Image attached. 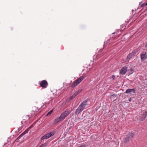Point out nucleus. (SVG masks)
Listing matches in <instances>:
<instances>
[{
  "instance_id": "1",
  "label": "nucleus",
  "mask_w": 147,
  "mask_h": 147,
  "mask_svg": "<svg viewBox=\"0 0 147 147\" xmlns=\"http://www.w3.org/2000/svg\"><path fill=\"white\" fill-rule=\"evenodd\" d=\"M84 76H82L73 82L72 87L73 88L77 86L84 78Z\"/></svg>"
},
{
  "instance_id": "2",
  "label": "nucleus",
  "mask_w": 147,
  "mask_h": 147,
  "mask_svg": "<svg viewBox=\"0 0 147 147\" xmlns=\"http://www.w3.org/2000/svg\"><path fill=\"white\" fill-rule=\"evenodd\" d=\"M55 132L54 131H53L48 133L42 136L41 138V140H43L49 138L53 136L55 134Z\"/></svg>"
},
{
  "instance_id": "3",
  "label": "nucleus",
  "mask_w": 147,
  "mask_h": 147,
  "mask_svg": "<svg viewBox=\"0 0 147 147\" xmlns=\"http://www.w3.org/2000/svg\"><path fill=\"white\" fill-rule=\"evenodd\" d=\"M88 101V100H84L79 105V107L83 110L85 108L86 106L88 105L87 102Z\"/></svg>"
},
{
  "instance_id": "4",
  "label": "nucleus",
  "mask_w": 147,
  "mask_h": 147,
  "mask_svg": "<svg viewBox=\"0 0 147 147\" xmlns=\"http://www.w3.org/2000/svg\"><path fill=\"white\" fill-rule=\"evenodd\" d=\"M101 57V52L99 51L98 53H97L96 55L94 56L93 59H95L96 60H98L100 61L101 60L100 57Z\"/></svg>"
},
{
  "instance_id": "5",
  "label": "nucleus",
  "mask_w": 147,
  "mask_h": 147,
  "mask_svg": "<svg viewBox=\"0 0 147 147\" xmlns=\"http://www.w3.org/2000/svg\"><path fill=\"white\" fill-rule=\"evenodd\" d=\"M40 85L41 87L46 88L47 86L48 83L46 80H43L40 82Z\"/></svg>"
},
{
  "instance_id": "6",
  "label": "nucleus",
  "mask_w": 147,
  "mask_h": 147,
  "mask_svg": "<svg viewBox=\"0 0 147 147\" xmlns=\"http://www.w3.org/2000/svg\"><path fill=\"white\" fill-rule=\"evenodd\" d=\"M127 67L126 66L123 67L119 71L120 74L122 75H125L127 72Z\"/></svg>"
},
{
  "instance_id": "7",
  "label": "nucleus",
  "mask_w": 147,
  "mask_h": 147,
  "mask_svg": "<svg viewBox=\"0 0 147 147\" xmlns=\"http://www.w3.org/2000/svg\"><path fill=\"white\" fill-rule=\"evenodd\" d=\"M135 89H127L125 91V93L126 94H133L135 93Z\"/></svg>"
},
{
  "instance_id": "8",
  "label": "nucleus",
  "mask_w": 147,
  "mask_h": 147,
  "mask_svg": "<svg viewBox=\"0 0 147 147\" xmlns=\"http://www.w3.org/2000/svg\"><path fill=\"white\" fill-rule=\"evenodd\" d=\"M141 58L142 60H146L147 58V55L146 53L141 54L140 55Z\"/></svg>"
},
{
  "instance_id": "9",
  "label": "nucleus",
  "mask_w": 147,
  "mask_h": 147,
  "mask_svg": "<svg viewBox=\"0 0 147 147\" xmlns=\"http://www.w3.org/2000/svg\"><path fill=\"white\" fill-rule=\"evenodd\" d=\"M79 93L78 92H76L74 93V94L70 97L69 100H71L73 99L79 94Z\"/></svg>"
},
{
  "instance_id": "10",
  "label": "nucleus",
  "mask_w": 147,
  "mask_h": 147,
  "mask_svg": "<svg viewBox=\"0 0 147 147\" xmlns=\"http://www.w3.org/2000/svg\"><path fill=\"white\" fill-rule=\"evenodd\" d=\"M83 110L82 109L78 107V108L76 109L75 113L76 115H78Z\"/></svg>"
},
{
  "instance_id": "11",
  "label": "nucleus",
  "mask_w": 147,
  "mask_h": 147,
  "mask_svg": "<svg viewBox=\"0 0 147 147\" xmlns=\"http://www.w3.org/2000/svg\"><path fill=\"white\" fill-rule=\"evenodd\" d=\"M146 117L144 113H142L139 117L141 121H143L146 118Z\"/></svg>"
},
{
  "instance_id": "12",
  "label": "nucleus",
  "mask_w": 147,
  "mask_h": 147,
  "mask_svg": "<svg viewBox=\"0 0 147 147\" xmlns=\"http://www.w3.org/2000/svg\"><path fill=\"white\" fill-rule=\"evenodd\" d=\"M62 120L59 117L55 119L54 121L53 122L54 124H55L60 121H61Z\"/></svg>"
},
{
  "instance_id": "13",
  "label": "nucleus",
  "mask_w": 147,
  "mask_h": 147,
  "mask_svg": "<svg viewBox=\"0 0 147 147\" xmlns=\"http://www.w3.org/2000/svg\"><path fill=\"white\" fill-rule=\"evenodd\" d=\"M111 40L108 39L106 42H105V45H109L111 43H114V41H110Z\"/></svg>"
},
{
  "instance_id": "14",
  "label": "nucleus",
  "mask_w": 147,
  "mask_h": 147,
  "mask_svg": "<svg viewBox=\"0 0 147 147\" xmlns=\"http://www.w3.org/2000/svg\"><path fill=\"white\" fill-rule=\"evenodd\" d=\"M71 112V111H67L63 112V113L64 116H65V117H66L67 115L69 114Z\"/></svg>"
},
{
  "instance_id": "15",
  "label": "nucleus",
  "mask_w": 147,
  "mask_h": 147,
  "mask_svg": "<svg viewBox=\"0 0 147 147\" xmlns=\"http://www.w3.org/2000/svg\"><path fill=\"white\" fill-rule=\"evenodd\" d=\"M130 138L131 137H130L129 135H127L126 138H125V143L128 142H129Z\"/></svg>"
},
{
  "instance_id": "16",
  "label": "nucleus",
  "mask_w": 147,
  "mask_h": 147,
  "mask_svg": "<svg viewBox=\"0 0 147 147\" xmlns=\"http://www.w3.org/2000/svg\"><path fill=\"white\" fill-rule=\"evenodd\" d=\"M134 55L132 53L129 54L127 56V59L129 60L131 58H134Z\"/></svg>"
},
{
  "instance_id": "17",
  "label": "nucleus",
  "mask_w": 147,
  "mask_h": 147,
  "mask_svg": "<svg viewBox=\"0 0 147 147\" xmlns=\"http://www.w3.org/2000/svg\"><path fill=\"white\" fill-rule=\"evenodd\" d=\"M28 130L26 129L24 132H23L18 137V138H20L22 137L24 135L28 132Z\"/></svg>"
},
{
  "instance_id": "18",
  "label": "nucleus",
  "mask_w": 147,
  "mask_h": 147,
  "mask_svg": "<svg viewBox=\"0 0 147 147\" xmlns=\"http://www.w3.org/2000/svg\"><path fill=\"white\" fill-rule=\"evenodd\" d=\"M59 117L60 118V119L62 120H63L65 118V116H64V114L62 113L60 116H59Z\"/></svg>"
},
{
  "instance_id": "19",
  "label": "nucleus",
  "mask_w": 147,
  "mask_h": 147,
  "mask_svg": "<svg viewBox=\"0 0 147 147\" xmlns=\"http://www.w3.org/2000/svg\"><path fill=\"white\" fill-rule=\"evenodd\" d=\"M47 145V144L45 143L41 144L39 147H45Z\"/></svg>"
},
{
  "instance_id": "20",
  "label": "nucleus",
  "mask_w": 147,
  "mask_h": 147,
  "mask_svg": "<svg viewBox=\"0 0 147 147\" xmlns=\"http://www.w3.org/2000/svg\"><path fill=\"white\" fill-rule=\"evenodd\" d=\"M142 113H144L146 117L147 116V111H142Z\"/></svg>"
},
{
  "instance_id": "21",
  "label": "nucleus",
  "mask_w": 147,
  "mask_h": 147,
  "mask_svg": "<svg viewBox=\"0 0 147 147\" xmlns=\"http://www.w3.org/2000/svg\"><path fill=\"white\" fill-rule=\"evenodd\" d=\"M127 135H129L130 137H133L134 136V134L132 133H129Z\"/></svg>"
},
{
  "instance_id": "22",
  "label": "nucleus",
  "mask_w": 147,
  "mask_h": 147,
  "mask_svg": "<svg viewBox=\"0 0 147 147\" xmlns=\"http://www.w3.org/2000/svg\"><path fill=\"white\" fill-rule=\"evenodd\" d=\"M109 39L111 40H110V41H114V42L116 41L115 40V38L114 37L111 38Z\"/></svg>"
},
{
  "instance_id": "23",
  "label": "nucleus",
  "mask_w": 147,
  "mask_h": 147,
  "mask_svg": "<svg viewBox=\"0 0 147 147\" xmlns=\"http://www.w3.org/2000/svg\"><path fill=\"white\" fill-rule=\"evenodd\" d=\"M147 5V2L145 3H143L141 5H140V7H144V6H146Z\"/></svg>"
},
{
  "instance_id": "24",
  "label": "nucleus",
  "mask_w": 147,
  "mask_h": 147,
  "mask_svg": "<svg viewBox=\"0 0 147 147\" xmlns=\"http://www.w3.org/2000/svg\"><path fill=\"white\" fill-rule=\"evenodd\" d=\"M33 125H31L26 130H28V131H29V130L31 128L33 127Z\"/></svg>"
},
{
  "instance_id": "25",
  "label": "nucleus",
  "mask_w": 147,
  "mask_h": 147,
  "mask_svg": "<svg viewBox=\"0 0 147 147\" xmlns=\"http://www.w3.org/2000/svg\"><path fill=\"white\" fill-rule=\"evenodd\" d=\"M53 111V110H51V111H50V112H48V113H47V116L48 115H49L51 114V113Z\"/></svg>"
},
{
  "instance_id": "26",
  "label": "nucleus",
  "mask_w": 147,
  "mask_h": 147,
  "mask_svg": "<svg viewBox=\"0 0 147 147\" xmlns=\"http://www.w3.org/2000/svg\"><path fill=\"white\" fill-rule=\"evenodd\" d=\"M86 146V145L85 144H84L81 145L80 146H79L78 147H85Z\"/></svg>"
},
{
  "instance_id": "27",
  "label": "nucleus",
  "mask_w": 147,
  "mask_h": 147,
  "mask_svg": "<svg viewBox=\"0 0 147 147\" xmlns=\"http://www.w3.org/2000/svg\"><path fill=\"white\" fill-rule=\"evenodd\" d=\"M111 78H113V80H115V76L114 75H113L112 76Z\"/></svg>"
},
{
  "instance_id": "28",
  "label": "nucleus",
  "mask_w": 147,
  "mask_h": 147,
  "mask_svg": "<svg viewBox=\"0 0 147 147\" xmlns=\"http://www.w3.org/2000/svg\"><path fill=\"white\" fill-rule=\"evenodd\" d=\"M129 102H131V98H130V99H129Z\"/></svg>"
},
{
  "instance_id": "29",
  "label": "nucleus",
  "mask_w": 147,
  "mask_h": 147,
  "mask_svg": "<svg viewBox=\"0 0 147 147\" xmlns=\"http://www.w3.org/2000/svg\"><path fill=\"white\" fill-rule=\"evenodd\" d=\"M133 69H132V68H131V71H133Z\"/></svg>"
},
{
  "instance_id": "30",
  "label": "nucleus",
  "mask_w": 147,
  "mask_h": 147,
  "mask_svg": "<svg viewBox=\"0 0 147 147\" xmlns=\"http://www.w3.org/2000/svg\"><path fill=\"white\" fill-rule=\"evenodd\" d=\"M115 32H114L113 33V34H115Z\"/></svg>"
},
{
  "instance_id": "31",
  "label": "nucleus",
  "mask_w": 147,
  "mask_h": 147,
  "mask_svg": "<svg viewBox=\"0 0 147 147\" xmlns=\"http://www.w3.org/2000/svg\"><path fill=\"white\" fill-rule=\"evenodd\" d=\"M141 3H142V2H141V3H140V4H139V5H140V4Z\"/></svg>"
}]
</instances>
